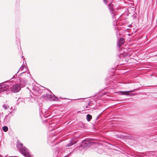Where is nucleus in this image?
<instances>
[{"instance_id": "20e7f679", "label": "nucleus", "mask_w": 157, "mask_h": 157, "mask_svg": "<svg viewBox=\"0 0 157 157\" xmlns=\"http://www.w3.org/2000/svg\"><path fill=\"white\" fill-rule=\"evenodd\" d=\"M41 90L36 86L33 87L32 89V92L33 94L35 96H37L40 94Z\"/></svg>"}, {"instance_id": "dca6fc26", "label": "nucleus", "mask_w": 157, "mask_h": 157, "mask_svg": "<svg viewBox=\"0 0 157 157\" xmlns=\"http://www.w3.org/2000/svg\"><path fill=\"white\" fill-rule=\"evenodd\" d=\"M25 156L26 157H32L31 155L29 153H28L27 155Z\"/></svg>"}, {"instance_id": "f03ea898", "label": "nucleus", "mask_w": 157, "mask_h": 157, "mask_svg": "<svg viewBox=\"0 0 157 157\" xmlns=\"http://www.w3.org/2000/svg\"><path fill=\"white\" fill-rule=\"evenodd\" d=\"M42 96L45 99L47 100L57 101V100L58 99L53 94L52 95L47 94H44Z\"/></svg>"}, {"instance_id": "423d86ee", "label": "nucleus", "mask_w": 157, "mask_h": 157, "mask_svg": "<svg viewBox=\"0 0 157 157\" xmlns=\"http://www.w3.org/2000/svg\"><path fill=\"white\" fill-rule=\"evenodd\" d=\"M9 87L8 85L7 84H0V93H1L2 92H3L8 89Z\"/></svg>"}, {"instance_id": "5701e85b", "label": "nucleus", "mask_w": 157, "mask_h": 157, "mask_svg": "<svg viewBox=\"0 0 157 157\" xmlns=\"http://www.w3.org/2000/svg\"><path fill=\"white\" fill-rule=\"evenodd\" d=\"M24 72H22V73H21V74H23V73H24Z\"/></svg>"}, {"instance_id": "9d476101", "label": "nucleus", "mask_w": 157, "mask_h": 157, "mask_svg": "<svg viewBox=\"0 0 157 157\" xmlns=\"http://www.w3.org/2000/svg\"><path fill=\"white\" fill-rule=\"evenodd\" d=\"M136 89H134L132 90H130L129 91H121V93H122V95H127L128 94V93L130 92H134L136 90Z\"/></svg>"}, {"instance_id": "6e6552de", "label": "nucleus", "mask_w": 157, "mask_h": 157, "mask_svg": "<svg viewBox=\"0 0 157 157\" xmlns=\"http://www.w3.org/2000/svg\"><path fill=\"white\" fill-rule=\"evenodd\" d=\"M124 42V39L122 38H121L118 41L117 44L118 46L119 47H120L123 44Z\"/></svg>"}, {"instance_id": "a211bd4d", "label": "nucleus", "mask_w": 157, "mask_h": 157, "mask_svg": "<svg viewBox=\"0 0 157 157\" xmlns=\"http://www.w3.org/2000/svg\"><path fill=\"white\" fill-rule=\"evenodd\" d=\"M134 94H130V96H133L134 95Z\"/></svg>"}, {"instance_id": "aec40b11", "label": "nucleus", "mask_w": 157, "mask_h": 157, "mask_svg": "<svg viewBox=\"0 0 157 157\" xmlns=\"http://www.w3.org/2000/svg\"><path fill=\"white\" fill-rule=\"evenodd\" d=\"M86 108H88V106H87V105L86 106Z\"/></svg>"}, {"instance_id": "b1692460", "label": "nucleus", "mask_w": 157, "mask_h": 157, "mask_svg": "<svg viewBox=\"0 0 157 157\" xmlns=\"http://www.w3.org/2000/svg\"><path fill=\"white\" fill-rule=\"evenodd\" d=\"M0 157H1V155H0Z\"/></svg>"}, {"instance_id": "6ab92c4d", "label": "nucleus", "mask_w": 157, "mask_h": 157, "mask_svg": "<svg viewBox=\"0 0 157 157\" xmlns=\"http://www.w3.org/2000/svg\"><path fill=\"white\" fill-rule=\"evenodd\" d=\"M117 36L118 37H119V36H118V35H118V32H117Z\"/></svg>"}, {"instance_id": "f257e3e1", "label": "nucleus", "mask_w": 157, "mask_h": 157, "mask_svg": "<svg viewBox=\"0 0 157 157\" xmlns=\"http://www.w3.org/2000/svg\"><path fill=\"white\" fill-rule=\"evenodd\" d=\"M17 147L21 153L25 156L29 153V150L25 147L23 146L22 144L17 142Z\"/></svg>"}, {"instance_id": "7ed1b4c3", "label": "nucleus", "mask_w": 157, "mask_h": 157, "mask_svg": "<svg viewBox=\"0 0 157 157\" xmlns=\"http://www.w3.org/2000/svg\"><path fill=\"white\" fill-rule=\"evenodd\" d=\"M108 7L111 14H113V16H112V17L113 18V17H114L115 15V13L117 11V8H116L115 6H114L111 3H110L108 5Z\"/></svg>"}, {"instance_id": "0eeeda50", "label": "nucleus", "mask_w": 157, "mask_h": 157, "mask_svg": "<svg viewBox=\"0 0 157 157\" xmlns=\"http://www.w3.org/2000/svg\"><path fill=\"white\" fill-rule=\"evenodd\" d=\"M91 140L90 139H87L83 140L82 142V145L86 147L88 146L91 143Z\"/></svg>"}, {"instance_id": "f3484780", "label": "nucleus", "mask_w": 157, "mask_h": 157, "mask_svg": "<svg viewBox=\"0 0 157 157\" xmlns=\"http://www.w3.org/2000/svg\"><path fill=\"white\" fill-rule=\"evenodd\" d=\"M103 1L105 4H106L107 3V2L106 0H103Z\"/></svg>"}, {"instance_id": "f8f14e48", "label": "nucleus", "mask_w": 157, "mask_h": 157, "mask_svg": "<svg viewBox=\"0 0 157 157\" xmlns=\"http://www.w3.org/2000/svg\"><path fill=\"white\" fill-rule=\"evenodd\" d=\"M76 143L75 142H73L72 141H71L70 143L68 144L66 146V147H70L71 146V145H72L75 144V143Z\"/></svg>"}, {"instance_id": "1a4fd4ad", "label": "nucleus", "mask_w": 157, "mask_h": 157, "mask_svg": "<svg viewBox=\"0 0 157 157\" xmlns=\"http://www.w3.org/2000/svg\"><path fill=\"white\" fill-rule=\"evenodd\" d=\"M26 83V81L23 79H21L20 80V84L21 86L23 87L24 86Z\"/></svg>"}, {"instance_id": "39448f33", "label": "nucleus", "mask_w": 157, "mask_h": 157, "mask_svg": "<svg viewBox=\"0 0 157 157\" xmlns=\"http://www.w3.org/2000/svg\"><path fill=\"white\" fill-rule=\"evenodd\" d=\"M12 91L14 93H17L19 91L21 90L20 86L18 84H15L11 88Z\"/></svg>"}, {"instance_id": "2eb2a0df", "label": "nucleus", "mask_w": 157, "mask_h": 157, "mask_svg": "<svg viewBox=\"0 0 157 157\" xmlns=\"http://www.w3.org/2000/svg\"><path fill=\"white\" fill-rule=\"evenodd\" d=\"M3 108L5 109H7L9 107L6 105H3Z\"/></svg>"}, {"instance_id": "9b49d317", "label": "nucleus", "mask_w": 157, "mask_h": 157, "mask_svg": "<svg viewBox=\"0 0 157 157\" xmlns=\"http://www.w3.org/2000/svg\"><path fill=\"white\" fill-rule=\"evenodd\" d=\"M92 116L90 114H88L86 116V119L88 121H90L92 119Z\"/></svg>"}, {"instance_id": "4468645a", "label": "nucleus", "mask_w": 157, "mask_h": 157, "mask_svg": "<svg viewBox=\"0 0 157 157\" xmlns=\"http://www.w3.org/2000/svg\"><path fill=\"white\" fill-rule=\"evenodd\" d=\"M25 67V65H22V66L19 69V70L18 71V72H17V73H18V72L19 71H21L23 69V68Z\"/></svg>"}, {"instance_id": "412c9836", "label": "nucleus", "mask_w": 157, "mask_h": 157, "mask_svg": "<svg viewBox=\"0 0 157 157\" xmlns=\"http://www.w3.org/2000/svg\"><path fill=\"white\" fill-rule=\"evenodd\" d=\"M90 104V103L89 102V103H88V105H89Z\"/></svg>"}, {"instance_id": "4be33fe9", "label": "nucleus", "mask_w": 157, "mask_h": 157, "mask_svg": "<svg viewBox=\"0 0 157 157\" xmlns=\"http://www.w3.org/2000/svg\"><path fill=\"white\" fill-rule=\"evenodd\" d=\"M52 139H55V138H54V137H52Z\"/></svg>"}, {"instance_id": "ddd939ff", "label": "nucleus", "mask_w": 157, "mask_h": 157, "mask_svg": "<svg viewBox=\"0 0 157 157\" xmlns=\"http://www.w3.org/2000/svg\"><path fill=\"white\" fill-rule=\"evenodd\" d=\"M2 130L5 132H7L8 130V128L6 126H4L2 128Z\"/></svg>"}]
</instances>
